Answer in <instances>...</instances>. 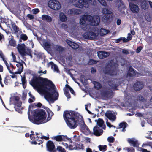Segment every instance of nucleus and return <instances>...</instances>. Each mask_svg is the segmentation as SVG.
I'll return each instance as SVG.
<instances>
[{
	"mask_svg": "<svg viewBox=\"0 0 152 152\" xmlns=\"http://www.w3.org/2000/svg\"><path fill=\"white\" fill-rule=\"evenodd\" d=\"M74 142L75 146L76 147V149H84V147L83 144L80 142Z\"/></svg>",
	"mask_w": 152,
	"mask_h": 152,
	"instance_id": "37",
	"label": "nucleus"
},
{
	"mask_svg": "<svg viewBox=\"0 0 152 152\" xmlns=\"http://www.w3.org/2000/svg\"><path fill=\"white\" fill-rule=\"evenodd\" d=\"M40 44L46 50H49L50 49L51 45L49 42L43 40L39 41Z\"/></svg>",
	"mask_w": 152,
	"mask_h": 152,
	"instance_id": "21",
	"label": "nucleus"
},
{
	"mask_svg": "<svg viewBox=\"0 0 152 152\" xmlns=\"http://www.w3.org/2000/svg\"><path fill=\"white\" fill-rule=\"evenodd\" d=\"M69 150H73L74 149H76V147L75 146V145L74 144V142L73 143V145H70L69 146H68V148Z\"/></svg>",
	"mask_w": 152,
	"mask_h": 152,
	"instance_id": "52",
	"label": "nucleus"
},
{
	"mask_svg": "<svg viewBox=\"0 0 152 152\" xmlns=\"http://www.w3.org/2000/svg\"><path fill=\"white\" fill-rule=\"evenodd\" d=\"M20 38L24 41H26L28 37L26 34H22L20 35Z\"/></svg>",
	"mask_w": 152,
	"mask_h": 152,
	"instance_id": "48",
	"label": "nucleus"
},
{
	"mask_svg": "<svg viewBox=\"0 0 152 152\" xmlns=\"http://www.w3.org/2000/svg\"><path fill=\"white\" fill-rule=\"evenodd\" d=\"M49 66H51L52 69L57 72L58 71V69L57 66L52 61L50 62L48 64Z\"/></svg>",
	"mask_w": 152,
	"mask_h": 152,
	"instance_id": "35",
	"label": "nucleus"
},
{
	"mask_svg": "<svg viewBox=\"0 0 152 152\" xmlns=\"http://www.w3.org/2000/svg\"><path fill=\"white\" fill-rule=\"evenodd\" d=\"M91 4L95 5L96 4V2L95 0H92L90 3Z\"/></svg>",
	"mask_w": 152,
	"mask_h": 152,
	"instance_id": "63",
	"label": "nucleus"
},
{
	"mask_svg": "<svg viewBox=\"0 0 152 152\" xmlns=\"http://www.w3.org/2000/svg\"><path fill=\"white\" fill-rule=\"evenodd\" d=\"M32 51L31 49H30L26 47V48L25 52L26 54H27L28 55H29L31 58H32V56L31 54Z\"/></svg>",
	"mask_w": 152,
	"mask_h": 152,
	"instance_id": "44",
	"label": "nucleus"
},
{
	"mask_svg": "<svg viewBox=\"0 0 152 152\" xmlns=\"http://www.w3.org/2000/svg\"><path fill=\"white\" fill-rule=\"evenodd\" d=\"M47 150L49 152H66V150L62 147L58 146L56 149L53 142L48 140L46 143Z\"/></svg>",
	"mask_w": 152,
	"mask_h": 152,
	"instance_id": "5",
	"label": "nucleus"
},
{
	"mask_svg": "<svg viewBox=\"0 0 152 152\" xmlns=\"http://www.w3.org/2000/svg\"><path fill=\"white\" fill-rule=\"evenodd\" d=\"M98 57L100 59H103L109 56L110 54L108 52L104 51H99L97 52Z\"/></svg>",
	"mask_w": 152,
	"mask_h": 152,
	"instance_id": "22",
	"label": "nucleus"
},
{
	"mask_svg": "<svg viewBox=\"0 0 152 152\" xmlns=\"http://www.w3.org/2000/svg\"><path fill=\"white\" fill-rule=\"evenodd\" d=\"M12 82V80L9 75H7L4 79V83L6 85H7Z\"/></svg>",
	"mask_w": 152,
	"mask_h": 152,
	"instance_id": "33",
	"label": "nucleus"
},
{
	"mask_svg": "<svg viewBox=\"0 0 152 152\" xmlns=\"http://www.w3.org/2000/svg\"><path fill=\"white\" fill-rule=\"evenodd\" d=\"M48 7L55 10H58L61 8L60 3L56 0H50L48 3Z\"/></svg>",
	"mask_w": 152,
	"mask_h": 152,
	"instance_id": "8",
	"label": "nucleus"
},
{
	"mask_svg": "<svg viewBox=\"0 0 152 152\" xmlns=\"http://www.w3.org/2000/svg\"><path fill=\"white\" fill-rule=\"evenodd\" d=\"M16 66L18 68V71L15 72L14 73L15 74H20L22 72L23 69V64L20 62H18V64H16Z\"/></svg>",
	"mask_w": 152,
	"mask_h": 152,
	"instance_id": "27",
	"label": "nucleus"
},
{
	"mask_svg": "<svg viewBox=\"0 0 152 152\" xmlns=\"http://www.w3.org/2000/svg\"><path fill=\"white\" fill-rule=\"evenodd\" d=\"M85 17L88 18V21L91 23L93 26H96L99 23L100 19L98 15H95L92 16L90 15H87Z\"/></svg>",
	"mask_w": 152,
	"mask_h": 152,
	"instance_id": "7",
	"label": "nucleus"
},
{
	"mask_svg": "<svg viewBox=\"0 0 152 152\" xmlns=\"http://www.w3.org/2000/svg\"><path fill=\"white\" fill-rule=\"evenodd\" d=\"M60 20L62 22H65L67 20V18L66 15L63 13H61L59 15Z\"/></svg>",
	"mask_w": 152,
	"mask_h": 152,
	"instance_id": "39",
	"label": "nucleus"
},
{
	"mask_svg": "<svg viewBox=\"0 0 152 152\" xmlns=\"http://www.w3.org/2000/svg\"><path fill=\"white\" fill-rule=\"evenodd\" d=\"M128 142L133 145L134 147H138L139 146V144L137 140L134 141L133 139H129L128 140Z\"/></svg>",
	"mask_w": 152,
	"mask_h": 152,
	"instance_id": "31",
	"label": "nucleus"
},
{
	"mask_svg": "<svg viewBox=\"0 0 152 152\" xmlns=\"http://www.w3.org/2000/svg\"><path fill=\"white\" fill-rule=\"evenodd\" d=\"M122 52L123 54L125 55H128L129 53V51L125 49H123Z\"/></svg>",
	"mask_w": 152,
	"mask_h": 152,
	"instance_id": "57",
	"label": "nucleus"
},
{
	"mask_svg": "<svg viewBox=\"0 0 152 152\" xmlns=\"http://www.w3.org/2000/svg\"><path fill=\"white\" fill-rule=\"evenodd\" d=\"M103 72L105 74L113 76L116 74L115 69L114 63L112 61L106 64L103 69Z\"/></svg>",
	"mask_w": 152,
	"mask_h": 152,
	"instance_id": "4",
	"label": "nucleus"
},
{
	"mask_svg": "<svg viewBox=\"0 0 152 152\" xmlns=\"http://www.w3.org/2000/svg\"><path fill=\"white\" fill-rule=\"evenodd\" d=\"M105 116L112 121H114L116 119L115 115L110 110L107 111L105 114Z\"/></svg>",
	"mask_w": 152,
	"mask_h": 152,
	"instance_id": "15",
	"label": "nucleus"
},
{
	"mask_svg": "<svg viewBox=\"0 0 152 152\" xmlns=\"http://www.w3.org/2000/svg\"><path fill=\"white\" fill-rule=\"evenodd\" d=\"M144 85L142 82L137 81L135 83L133 87L136 91H138L143 88Z\"/></svg>",
	"mask_w": 152,
	"mask_h": 152,
	"instance_id": "17",
	"label": "nucleus"
},
{
	"mask_svg": "<svg viewBox=\"0 0 152 152\" xmlns=\"http://www.w3.org/2000/svg\"><path fill=\"white\" fill-rule=\"evenodd\" d=\"M102 128H101L97 126H94L93 129V133L94 135L96 136H99L101 135L103 132Z\"/></svg>",
	"mask_w": 152,
	"mask_h": 152,
	"instance_id": "13",
	"label": "nucleus"
},
{
	"mask_svg": "<svg viewBox=\"0 0 152 152\" xmlns=\"http://www.w3.org/2000/svg\"><path fill=\"white\" fill-rule=\"evenodd\" d=\"M66 42L69 46L74 49H76L79 47V45L78 44L69 40L66 39Z\"/></svg>",
	"mask_w": 152,
	"mask_h": 152,
	"instance_id": "24",
	"label": "nucleus"
},
{
	"mask_svg": "<svg viewBox=\"0 0 152 152\" xmlns=\"http://www.w3.org/2000/svg\"><path fill=\"white\" fill-rule=\"evenodd\" d=\"M102 12L105 15L103 16L104 19L108 20L111 16V12L108 9L104 8L102 9Z\"/></svg>",
	"mask_w": 152,
	"mask_h": 152,
	"instance_id": "16",
	"label": "nucleus"
},
{
	"mask_svg": "<svg viewBox=\"0 0 152 152\" xmlns=\"http://www.w3.org/2000/svg\"><path fill=\"white\" fill-rule=\"evenodd\" d=\"M136 75V73H132L129 71H128L127 74V76L130 77H132L133 76Z\"/></svg>",
	"mask_w": 152,
	"mask_h": 152,
	"instance_id": "53",
	"label": "nucleus"
},
{
	"mask_svg": "<svg viewBox=\"0 0 152 152\" xmlns=\"http://www.w3.org/2000/svg\"><path fill=\"white\" fill-rule=\"evenodd\" d=\"M46 70L39 71V93L43 95L48 101L54 102L58 97V93L56 91L55 85L51 80L40 76L46 73Z\"/></svg>",
	"mask_w": 152,
	"mask_h": 152,
	"instance_id": "1",
	"label": "nucleus"
},
{
	"mask_svg": "<svg viewBox=\"0 0 152 152\" xmlns=\"http://www.w3.org/2000/svg\"><path fill=\"white\" fill-rule=\"evenodd\" d=\"M75 6L77 7L82 8L88 6V2L86 0H79L78 2L75 4Z\"/></svg>",
	"mask_w": 152,
	"mask_h": 152,
	"instance_id": "14",
	"label": "nucleus"
},
{
	"mask_svg": "<svg viewBox=\"0 0 152 152\" xmlns=\"http://www.w3.org/2000/svg\"><path fill=\"white\" fill-rule=\"evenodd\" d=\"M9 45L13 47H15L16 45V41L13 38H12L9 41Z\"/></svg>",
	"mask_w": 152,
	"mask_h": 152,
	"instance_id": "40",
	"label": "nucleus"
},
{
	"mask_svg": "<svg viewBox=\"0 0 152 152\" xmlns=\"http://www.w3.org/2000/svg\"><path fill=\"white\" fill-rule=\"evenodd\" d=\"M28 95H29V96L32 99L34 100H35V98L34 97V96H33L31 94V92H29V93H28Z\"/></svg>",
	"mask_w": 152,
	"mask_h": 152,
	"instance_id": "62",
	"label": "nucleus"
},
{
	"mask_svg": "<svg viewBox=\"0 0 152 152\" xmlns=\"http://www.w3.org/2000/svg\"><path fill=\"white\" fill-rule=\"evenodd\" d=\"M11 100L15 106L21 107L22 102L20 100V98L17 96H14L11 98Z\"/></svg>",
	"mask_w": 152,
	"mask_h": 152,
	"instance_id": "12",
	"label": "nucleus"
},
{
	"mask_svg": "<svg viewBox=\"0 0 152 152\" xmlns=\"http://www.w3.org/2000/svg\"><path fill=\"white\" fill-rule=\"evenodd\" d=\"M102 5L104 6H106L107 5V3L105 0H97Z\"/></svg>",
	"mask_w": 152,
	"mask_h": 152,
	"instance_id": "51",
	"label": "nucleus"
},
{
	"mask_svg": "<svg viewBox=\"0 0 152 152\" xmlns=\"http://www.w3.org/2000/svg\"><path fill=\"white\" fill-rule=\"evenodd\" d=\"M95 121L97 122V125L100 127H102V128L105 130L106 128V126L104 123V121L102 119L99 118L97 120H95Z\"/></svg>",
	"mask_w": 152,
	"mask_h": 152,
	"instance_id": "23",
	"label": "nucleus"
},
{
	"mask_svg": "<svg viewBox=\"0 0 152 152\" xmlns=\"http://www.w3.org/2000/svg\"><path fill=\"white\" fill-rule=\"evenodd\" d=\"M68 13L69 15H77L79 13L78 10L75 9H70L69 10Z\"/></svg>",
	"mask_w": 152,
	"mask_h": 152,
	"instance_id": "30",
	"label": "nucleus"
},
{
	"mask_svg": "<svg viewBox=\"0 0 152 152\" xmlns=\"http://www.w3.org/2000/svg\"><path fill=\"white\" fill-rule=\"evenodd\" d=\"M27 93L26 91H23V92L22 96V99L23 100H24L27 97Z\"/></svg>",
	"mask_w": 152,
	"mask_h": 152,
	"instance_id": "50",
	"label": "nucleus"
},
{
	"mask_svg": "<svg viewBox=\"0 0 152 152\" xmlns=\"http://www.w3.org/2000/svg\"><path fill=\"white\" fill-rule=\"evenodd\" d=\"M109 32V31L108 30L103 28H101L100 30V34L101 36H102L108 34Z\"/></svg>",
	"mask_w": 152,
	"mask_h": 152,
	"instance_id": "38",
	"label": "nucleus"
},
{
	"mask_svg": "<svg viewBox=\"0 0 152 152\" xmlns=\"http://www.w3.org/2000/svg\"><path fill=\"white\" fill-rule=\"evenodd\" d=\"M64 93L67 98L69 99L71 98L68 89L65 88L64 90Z\"/></svg>",
	"mask_w": 152,
	"mask_h": 152,
	"instance_id": "47",
	"label": "nucleus"
},
{
	"mask_svg": "<svg viewBox=\"0 0 152 152\" xmlns=\"http://www.w3.org/2000/svg\"><path fill=\"white\" fill-rule=\"evenodd\" d=\"M137 98L140 101L142 102H144L145 100L144 98L143 97V96L140 94H139L138 95Z\"/></svg>",
	"mask_w": 152,
	"mask_h": 152,
	"instance_id": "55",
	"label": "nucleus"
},
{
	"mask_svg": "<svg viewBox=\"0 0 152 152\" xmlns=\"http://www.w3.org/2000/svg\"><path fill=\"white\" fill-rule=\"evenodd\" d=\"M78 114L74 111L65 110L64 112L63 118L68 126L71 129H75L78 126Z\"/></svg>",
	"mask_w": 152,
	"mask_h": 152,
	"instance_id": "2",
	"label": "nucleus"
},
{
	"mask_svg": "<svg viewBox=\"0 0 152 152\" xmlns=\"http://www.w3.org/2000/svg\"><path fill=\"white\" fill-rule=\"evenodd\" d=\"M98 148L100 151L104 152L107 149V146L106 145H100L98 146Z\"/></svg>",
	"mask_w": 152,
	"mask_h": 152,
	"instance_id": "43",
	"label": "nucleus"
},
{
	"mask_svg": "<svg viewBox=\"0 0 152 152\" xmlns=\"http://www.w3.org/2000/svg\"><path fill=\"white\" fill-rule=\"evenodd\" d=\"M107 140L110 143H113L114 141L115 138L111 136L108 137L107 139Z\"/></svg>",
	"mask_w": 152,
	"mask_h": 152,
	"instance_id": "49",
	"label": "nucleus"
},
{
	"mask_svg": "<svg viewBox=\"0 0 152 152\" xmlns=\"http://www.w3.org/2000/svg\"><path fill=\"white\" fill-rule=\"evenodd\" d=\"M102 95L103 97L107 99H110L112 98L111 92L108 90H104L102 91Z\"/></svg>",
	"mask_w": 152,
	"mask_h": 152,
	"instance_id": "26",
	"label": "nucleus"
},
{
	"mask_svg": "<svg viewBox=\"0 0 152 152\" xmlns=\"http://www.w3.org/2000/svg\"><path fill=\"white\" fill-rule=\"evenodd\" d=\"M148 1L145 0L142 1L141 7L142 9L145 10L148 8Z\"/></svg>",
	"mask_w": 152,
	"mask_h": 152,
	"instance_id": "36",
	"label": "nucleus"
},
{
	"mask_svg": "<svg viewBox=\"0 0 152 152\" xmlns=\"http://www.w3.org/2000/svg\"><path fill=\"white\" fill-rule=\"evenodd\" d=\"M129 71L133 73L134 74L136 73L134 69L131 66L129 67Z\"/></svg>",
	"mask_w": 152,
	"mask_h": 152,
	"instance_id": "58",
	"label": "nucleus"
},
{
	"mask_svg": "<svg viewBox=\"0 0 152 152\" xmlns=\"http://www.w3.org/2000/svg\"><path fill=\"white\" fill-rule=\"evenodd\" d=\"M42 19L43 20L48 22H50L52 20V18L50 16L46 15H42Z\"/></svg>",
	"mask_w": 152,
	"mask_h": 152,
	"instance_id": "32",
	"label": "nucleus"
},
{
	"mask_svg": "<svg viewBox=\"0 0 152 152\" xmlns=\"http://www.w3.org/2000/svg\"><path fill=\"white\" fill-rule=\"evenodd\" d=\"M130 8L132 12L133 13H137L139 11V7L136 4L131 3L129 4Z\"/></svg>",
	"mask_w": 152,
	"mask_h": 152,
	"instance_id": "19",
	"label": "nucleus"
},
{
	"mask_svg": "<svg viewBox=\"0 0 152 152\" xmlns=\"http://www.w3.org/2000/svg\"><path fill=\"white\" fill-rule=\"evenodd\" d=\"M91 72L92 74H94L96 71V69L94 67H92L91 68Z\"/></svg>",
	"mask_w": 152,
	"mask_h": 152,
	"instance_id": "59",
	"label": "nucleus"
},
{
	"mask_svg": "<svg viewBox=\"0 0 152 152\" xmlns=\"http://www.w3.org/2000/svg\"><path fill=\"white\" fill-rule=\"evenodd\" d=\"M21 81L22 83H20V84H22L23 86V87L24 89H25L26 87V78L25 75L23 76H21Z\"/></svg>",
	"mask_w": 152,
	"mask_h": 152,
	"instance_id": "34",
	"label": "nucleus"
},
{
	"mask_svg": "<svg viewBox=\"0 0 152 152\" xmlns=\"http://www.w3.org/2000/svg\"><path fill=\"white\" fill-rule=\"evenodd\" d=\"M108 84L110 87L111 89L117 90L118 85L115 83V81L114 80H110L108 82Z\"/></svg>",
	"mask_w": 152,
	"mask_h": 152,
	"instance_id": "28",
	"label": "nucleus"
},
{
	"mask_svg": "<svg viewBox=\"0 0 152 152\" xmlns=\"http://www.w3.org/2000/svg\"><path fill=\"white\" fill-rule=\"evenodd\" d=\"M38 133L36 132V134H31L30 135V137L32 140L31 141V143L32 145H37V142L36 141L38 140Z\"/></svg>",
	"mask_w": 152,
	"mask_h": 152,
	"instance_id": "18",
	"label": "nucleus"
},
{
	"mask_svg": "<svg viewBox=\"0 0 152 152\" xmlns=\"http://www.w3.org/2000/svg\"><path fill=\"white\" fill-rule=\"evenodd\" d=\"M12 28L13 29L15 33H18L19 31V27L15 24V23H13L12 24Z\"/></svg>",
	"mask_w": 152,
	"mask_h": 152,
	"instance_id": "42",
	"label": "nucleus"
},
{
	"mask_svg": "<svg viewBox=\"0 0 152 152\" xmlns=\"http://www.w3.org/2000/svg\"><path fill=\"white\" fill-rule=\"evenodd\" d=\"M127 124L126 122H122L120 123L119 124V128H123L124 129L126 128Z\"/></svg>",
	"mask_w": 152,
	"mask_h": 152,
	"instance_id": "46",
	"label": "nucleus"
},
{
	"mask_svg": "<svg viewBox=\"0 0 152 152\" xmlns=\"http://www.w3.org/2000/svg\"><path fill=\"white\" fill-rule=\"evenodd\" d=\"M27 72L30 74L33 77L34 76H36L37 75L35 74L34 72L30 70H28L27 71Z\"/></svg>",
	"mask_w": 152,
	"mask_h": 152,
	"instance_id": "56",
	"label": "nucleus"
},
{
	"mask_svg": "<svg viewBox=\"0 0 152 152\" xmlns=\"http://www.w3.org/2000/svg\"><path fill=\"white\" fill-rule=\"evenodd\" d=\"M94 88L96 89L99 90L102 88L101 84L99 82L94 81Z\"/></svg>",
	"mask_w": 152,
	"mask_h": 152,
	"instance_id": "41",
	"label": "nucleus"
},
{
	"mask_svg": "<svg viewBox=\"0 0 152 152\" xmlns=\"http://www.w3.org/2000/svg\"><path fill=\"white\" fill-rule=\"evenodd\" d=\"M95 61L94 60L92 59L90 60L88 64L90 65H92L95 63Z\"/></svg>",
	"mask_w": 152,
	"mask_h": 152,
	"instance_id": "64",
	"label": "nucleus"
},
{
	"mask_svg": "<svg viewBox=\"0 0 152 152\" xmlns=\"http://www.w3.org/2000/svg\"><path fill=\"white\" fill-rule=\"evenodd\" d=\"M50 114L48 112V117L46 119L47 114L45 111L42 109H39V124L45 123L51 119Z\"/></svg>",
	"mask_w": 152,
	"mask_h": 152,
	"instance_id": "6",
	"label": "nucleus"
},
{
	"mask_svg": "<svg viewBox=\"0 0 152 152\" xmlns=\"http://www.w3.org/2000/svg\"><path fill=\"white\" fill-rule=\"evenodd\" d=\"M27 17L29 18L30 20H32L34 19V15L30 14H28L27 15Z\"/></svg>",
	"mask_w": 152,
	"mask_h": 152,
	"instance_id": "60",
	"label": "nucleus"
},
{
	"mask_svg": "<svg viewBox=\"0 0 152 152\" xmlns=\"http://www.w3.org/2000/svg\"><path fill=\"white\" fill-rule=\"evenodd\" d=\"M53 139L58 142H60L62 141H66V140L67 139V136L63 135H57L53 137Z\"/></svg>",
	"mask_w": 152,
	"mask_h": 152,
	"instance_id": "25",
	"label": "nucleus"
},
{
	"mask_svg": "<svg viewBox=\"0 0 152 152\" xmlns=\"http://www.w3.org/2000/svg\"><path fill=\"white\" fill-rule=\"evenodd\" d=\"M87 15H84L80 19V25H81V26H86V21H88V18H86L85 17Z\"/></svg>",
	"mask_w": 152,
	"mask_h": 152,
	"instance_id": "29",
	"label": "nucleus"
},
{
	"mask_svg": "<svg viewBox=\"0 0 152 152\" xmlns=\"http://www.w3.org/2000/svg\"><path fill=\"white\" fill-rule=\"evenodd\" d=\"M96 33L92 31H88L83 34V38L85 39L94 40L96 37Z\"/></svg>",
	"mask_w": 152,
	"mask_h": 152,
	"instance_id": "9",
	"label": "nucleus"
},
{
	"mask_svg": "<svg viewBox=\"0 0 152 152\" xmlns=\"http://www.w3.org/2000/svg\"><path fill=\"white\" fill-rule=\"evenodd\" d=\"M54 49L57 51L59 52H62L64 51V48L61 46L58 45H56L54 47Z\"/></svg>",
	"mask_w": 152,
	"mask_h": 152,
	"instance_id": "45",
	"label": "nucleus"
},
{
	"mask_svg": "<svg viewBox=\"0 0 152 152\" xmlns=\"http://www.w3.org/2000/svg\"><path fill=\"white\" fill-rule=\"evenodd\" d=\"M12 55L13 59V61L15 62H18L16 61V57L13 54V52L12 53Z\"/></svg>",
	"mask_w": 152,
	"mask_h": 152,
	"instance_id": "61",
	"label": "nucleus"
},
{
	"mask_svg": "<svg viewBox=\"0 0 152 152\" xmlns=\"http://www.w3.org/2000/svg\"><path fill=\"white\" fill-rule=\"evenodd\" d=\"M30 84L38 92V77L34 76L29 82Z\"/></svg>",
	"mask_w": 152,
	"mask_h": 152,
	"instance_id": "10",
	"label": "nucleus"
},
{
	"mask_svg": "<svg viewBox=\"0 0 152 152\" xmlns=\"http://www.w3.org/2000/svg\"><path fill=\"white\" fill-rule=\"evenodd\" d=\"M83 122V124L82 126L81 127V129L83 130V132H84L85 134L87 135L91 134V132L89 130V128L86 126L83 120V119L81 120Z\"/></svg>",
	"mask_w": 152,
	"mask_h": 152,
	"instance_id": "20",
	"label": "nucleus"
},
{
	"mask_svg": "<svg viewBox=\"0 0 152 152\" xmlns=\"http://www.w3.org/2000/svg\"><path fill=\"white\" fill-rule=\"evenodd\" d=\"M21 107H18L15 106V110L16 111L18 112L19 113H22V111L21 109H20V108Z\"/></svg>",
	"mask_w": 152,
	"mask_h": 152,
	"instance_id": "54",
	"label": "nucleus"
},
{
	"mask_svg": "<svg viewBox=\"0 0 152 152\" xmlns=\"http://www.w3.org/2000/svg\"><path fill=\"white\" fill-rule=\"evenodd\" d=\"M26 47L24 43L22 44H18L17 45V48L19 53L23 56L26 55Z\"/></svg>",
	"mask_w": 152,
	"mask_h": 152,
	"instance_id": "11",
	"label": "nucleus"
},
{
	"mask_svg": "<svg viewBox=\"0 0 152 152\" xmlns=\"http://www.w3.org/2000/svg\"><path fill=\"white\" fill-rule=\"evenodd\" d=\"M27 113L29 121L35 124H38V103L30 104Z\"/></svg>",
	"mask_w": 152,
	"mask_h": 152,
	"instance_id": "3",
	"label": "nucleus"
}]
</instances>
